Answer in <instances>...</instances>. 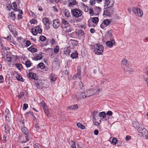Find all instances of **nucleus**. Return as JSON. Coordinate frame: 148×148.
Masks as SVG:
<instances>
[{"instance_id":"59","label":"nucleus","mask_w":148,"mask_h":148,"mask_svg":"<svg viewBox=\"0 0 148 148\" xmlns=\"http://www.w3.org/2000/svg\"><path fill=\"white\" fill-rule=\"evenodd\" d=\"M3 76L1 75H0V82L1 83H3Z\"/></svg>"},{"instance_id":"61","label":"nucleus","mask_w":148,"mask_h":148,"mask_svg":"<svg viewBox=\"0 0 148 148\" xmlns=\"http://www.w3.org/2000/svg\"><path fill=\"white\" fill-rule=\"evenodd\" d=\"M79 34L82 36H83L84 34V31L82 30H80L79 31Z\"/></svg>"},{"instance_id":"38","label":"nucleus","mask_w":148,"mask_h":148,"mask_svg":"<svg viewBox=\"0 0 148 148\" xmlns=\"http://www.w3.org/2000/svg\"><path fill=\"white\" fill-rule=\"evenodd\" d=\"M43 109L45 113L48 116L49 114V112L48 111V109L47 107V106L44 108Z\"/></svg>"},{"instance_id":"5","label":"nucleus","mask_w":148,"mask_h":148,"mask_svg":"<svg viewBox=\"0 0 148 148\" xmlns=\"http://www.w3.org/2000/svg\"><path fill=\"white\" fill-rule=\"evenodd\" d=\"M31 32L34 35L36 36L38 33H41L42 30L39 26H36L32 28Z\"/></svg>"},{"instance_id":"1","label":"nucleus","mask_w":148,"mask_h":148,"mask_svg":"<svg viewBox=\"0 0 148 148\" xmlns=\"http://www.w3.org/2000/svg\"><path fill=\"white\" fill-rule=\"evenodd\" d=\"M90 48L93 50V52L96 55H101L103 51V45L97 44L94 45H91Z\"/></svg>"},{"instance_id":"18","label":"nucleus","mask_w":148,"mask_h":148,"mask_svg":"<svg viewBox=\"0 0 148 148\" xmlns=\"http://www.w3.org/2000/svg\"><path fill=\"white\" fill-rule=\"evenodd\" d=\"M42 58V56L41 54H37V55L34 58V60H41Z\"/></svg>"},{"instance_id":"8","label":"nucleus","mask_w":148,"mask_h":148,"mask_svg":"<svg viewBox=\"0 0 148 148\" xmlns=\"http://www.w3.org/2000/svg\"><path fill=\"white\" fill-rule=\"evenodd\" d=\"M111 21L109 19H106L103 21L100 26L101 28L103 29L109 25Z\"/></svg>"},{"instance_id":"17","label":"nucleus","mask_w":148,"mask_h":148,"mask_svg":"<svg viewBox=\"0 0 148 148\" xmlns=\"http://www.w3.org/2000/svg\"><path fill=\"white\" fill-rule=\"evenodd\" d=\"M21 131L23 133V135H30L29 133L28 132V130L25 127H23L21 128Z\"/></svg>"},{"instance_id":"53","label":"nucleus","mask_w":148,"mask_h":148,"mask_svg":"<svg viewBox=\"0 0 148 148\" xmlns=\"http://www.w3.org/2000/svg\"><path fill=\"white\" fill-rule=\"evenodd\" d=\"M95 10L97 11V12H99L101 11V8L99 7H96L95 8Z\"/></svg>"},{"instance_id":"52","label":"nucleus","mask_w":148,"mask_h":148,"mask_svg":"<svg viewBox=\"0 0 148 148\" xmlns=\"http://www.w3.org/2000/svg\"><path fill=\"white\" fill-rule=\"evenodd\" d=\"M16 67L19 69H20L22 67V65L20 64H15Z\"/></svg>"},{"instance_id":"12","label":"nucleus","mask_w":148,"mask_h":148,"mask_svg":"<svg viewBox=\"0 0 148 148\" xmlns=\"http://www.w3.org/2000/svg\"><path fill=\"white\" fill-rule=\"evenodd\" d=\"M42 21L46 27L47 29H49L50 27V26L48 18H45L43 19Z\"/></svg>"},{"instance_id":"37","label":"nucleus","mask_w":148,"mask_h":148,"mask_svg":"<svg viewBox=\"0 0 148 148\" xmlns=\"http://www.w3.org/2000/svg\"><path fill=\"white\" fill-rule=\"evenodd\" d=\"M38 66L41 69H44L45 67V64L42 63H40L38 64Z\"/></svg>"},{"instance_id":"31","label":"nucleus","mask_w":148,"mask_h":148,"mask_svg":"<svg viewBox=\"0 0 148 148\" xmlns=\"http://www.w3.org/2000/svg\"><path fill=\"white\" fill-rule=\"evenodd\" d=\"M33 113L31 111H29V112L26 113L25 114V116L27 117H30L32 116H33Z\"/></svg>"},{"instance_id":"36","label":"nucleus","mask_w":148,"mask_h":148,"mask_svg":"<svg viewBox=\"0 0 148 148\" xmlns=\"http://www.w3.org/2000/svg\"><path fill=\"white\" fill-rule=\"evenodd\" d=\"M99 21V19L97 17H93L92 19V21L93 22L95 23H97Z\"/></svg>"},{"instance_id":"35","label":"nucleus","mask_w":148,"mask_h":148,"mask_svg":"<svg viewBox=\"0 0 148 148\" xmlns=\"http://www.w3.org/2000/svg\"><path fill=\"white\" fill-rule=\"evenodd\" d=\"M25 43L26 45H25V46L26 47H28L31 44L30 41L29 40H24L23 41Z\"/></svg>"},{"instance_id":"62","label":"nucleus","mask_w":148,"mask_h":148,"mask_svg":"<svg viewBox=\"0 0 148 148\" xmlns=\"http://www.w3.org/2000/svg\"><path fill=\"white\" fill-rule=\"evenodd\" d=\"M50 42L51 45H53L55 42L54 39L53 38H52V39L51 40Z\"/></svg>"},{"instance_id":"11","label":"nucleus","mask_w":148,"mask_h":148,"mask_svg":"<svg viewBox=\"0 0 148 148\" xmlns=\"http://www.w3.org/2000/svg\"><path fill=\"white\" fill-rule=\"evenodd\" d=\"M77 72L75 75H73L72 77L73 79H76L77 78H78L80 79H81V70L80 67H78L77 69Z\"/></svg>"},{"instance_id":"4","label":"nucleus","mask_w":148,"mask_h":148,"mask_svg":"<svg viewBox=\"0 0 148 148\" xmlns=\"http://www.w3.org/2000/svg\"><path fill=\"white\" fill-rule=\"evenodd\" d=\"M30 135H20L19 138L21 143H25L29 140Z\"/></svg>"},{"instance_id":"56","label":"nucleus","mask_w":148,"mask_h":148,"mask_svg":"<svg viewBox=\"0 0 148 148\" xmlns=\"http://www.w3.org/2000/svg\"><path fill=\"white\" fill-rule=\"evenodd\" d=\"M96 0H90V3L91 5H93L96 3Z\"/></svg>"},{"instance_id":"39","label":"nucleus","mask_w":148,"mask_h":148,"mask_svg":"<svg viewBox=\"0 0 148 148\" xmlns=\"http://www.w3.org/2000/svg\"><path fill=\"white\" fill-rule=\"evenodd\" d=\"M25 65L26 67L28 68L31 66V63L29 61H27L25 63Z\"/></svg>"},{"instance_id":"9","label":"nucleus","mask_w":148,"mask_h":148,"mask_svg":"<svg viewBox=\"0 0 148 148\" xmlns=\"http://www.w3.org/2000/svg\"><path fill=\"white\" fill-rule=\"evenodd\" d=\"M116 42L114 39L110 40L106 42V45L108 47L110 48H112L114 45H115Z\"/></svg>"},{"instance_id":"41","label":"nucleus","mask_w":148,"mask_h":148,"mask_svg":"<svg viewBox=\"0 0 148 148\" xmlns=\"http://www.w3.org/2000/svg\"><path fill=\"white\" fill-rule=\"evenodd\" d=\"M13 6V8H12V9L14 10L15 12L17 11V10H18L16 8L17 5L15 3H13L12 4Z\"/></svg>"},{"instance_id":"21","label":"nucleus","mask_w":148,"mask_h":148,"mask_svg":"<svg viewBox=\"0 0 148 148\" xmlns=\"http://www.w3.org/2000/svg\"><path fill=\"white\" fill-rule=\"evenodd\" d=\"M78 53L76 51H74L71 55V57L73 59L76 58L78 57Z\"/></svg>"},{"instance_id":"60","label":"nucleus","mask_w":148,"mask_h":148,"mask_svg":"<svg viewBox=\"0 0 148 148\" xmlns=\"http://www.w3.org/2000/svg\"><path fill=\"white\" fill-rule=\"evenodd\" d=\"M71 148H76L75 142H73V143L71 145Z\"/></svg>"},{"instance_id":"29","label":"nucleus","mask_w":148,"mask_h":148,"mask_svg":"<svg viewBox=\"0 0 148 148\" xmlns=\"http://www.w3.org/2000/svg\"><path fill=\"white\" fill-rule=\"evenodd\" d=\"M10 31L15 37H16L17 35V32L14 28L12 29H10Z\"/></svg>"},{"instance_id":"45","label":"nucleus","mask_w":148,"mask_h":148,"mask_svg":"<svg viewBox=\"0 0 148 148\" xmlns=\"http://www.w3.org/2000/svg\"><path fill=\"white\" fill-rule=\"evenodd\" d=\"M62 23L64 25H69V23L66 21L64 19H63L62 20Z\"/></svg>"},{"instance_id":"32","label":"nucleus","mask_w":148,"mask_h":148,"mask_svg":"<svg viewBox=\"0 0 148 148\" xmlns=\"http://www.w3.org/2000/svg\"><path fill=\"white\" fill-rule=\"evenodd\" d=\"M77 126L78 127L82 129L83 130L85 129V126L79 123H77Z\"/></svg>"},{"instance_id":"44","label":"nucleus","mask_w":148,"mask_h":148,"mask_svg":"<svg viewBox=\"0 0 148 148\" xmlns=\"http://www.w3.org/2000/svg\"><path fill=\"white\" fill-rule=\"evenodd\" d=\"M117 141V139L116 138H114L112 139L111 143L113 145H115L116 144Z\"/></svg>"},{"instance_id":"22","label":"nucleus","mask_w":148,"mask_h":148,"mask_svg":"<svg viewBox=\"0 0 148 148\" xmlns=\"http://www.w3.org/2000/svg\"><path fill=\"white\" fill-rule=\"evenodd\" d=\"M134 71V70L132 68H128L126 70V73L127 74H132Z\"/></svg>"},{"instance_id":"6","label":"nucleus","mask_w":148,"mask_h":148,"mask_svg":"<svg viewBox=\"0 0 148 148\" xmlns=\"http://www.w3.org/2000/svg\"><path fill=\"white\" fill-rule=\"evenodd\" d=\"M132 11L135 15L140 17H142L143 14L142 11L140 9L135 8H133Z\"/></svg>"},{"instance_id":"30","label":"nucleus","mask_w":148,"mask_h":148,"mask_svg":"<svg viewBox=\"0 0 148 148\" xmlns=\"http://www.w3.org/2000/svg\"><path fill=\"white\" fill-rule=\"evenodd\" d=\"M98 115L99 117H101V116L103 118H104L106 117V114L105 112H102L99 113L98 114Z\"/></svg>"},{"instance_id":"27","label":"nucleus","mask_w":148,"mask_h":148,"mask_svg":"<svg viewBox=\"0 0 148 148\" xmlns=\"http://www.w3.org/2000/svg\"><path fill=\"white\" fill-rule=\"evenodd\" d=\"M29 51L33 53H35L37 52V50L36 49L34 48L33 46H31L28 48Z\"/></svg>"},{"instance_id":"49","label":"nucleus","mask_w":148,"mask_h":148,"mask_svg":"<svg viewBox=\"0 0 148 148\" xmlns=\"http://www.w3.org/2000/svg\"><path fill=\"white\" fill-rule=\"evenodd\" d=\"M40 40L41 41H43L46 39V37L43 36H40L39 37Z\"/></svg>"},{"instance_id":"13","label":"nucleus","mask_w":148,"mask_h":148,"mask_svg":"<svg viewBox=\"0 0 148 148\" xmlns=\"http://www.w3.org/2000/svg\"><path fill=\"white\" fill-rule=\"evenodd\" d=\"M93 119L92 120L93 121H98L100 119V117H99L97 112L96 111H94L93 112Z\"/></svg>"},{"instance_id":"33","label":"nucleus","mask_w":148,"mask_h":148,"mask_svg":"<svg viewBox=\"0 0 148 148\" xmlns=\"http://www.w3.org/2000/svg\"><path fill=\"white\" fill-rule=\"evenodd\" d=\"M127 64V61L125 58L123 59L121 61V64L122 65L126 66Z\"/></svg>"},{"instance_id":"58","label":"nucleus","mask_w":148,"mask_h":148,"mask_svg":"<svg viewBox=\"0 0 148 148\" xmlns=\"http://www.w3.org/2000/svg\"><path fill=\"white\" fill-rule=\"evenodd\" d=\"M24 96V94L23 93H20L18 96V98L20 99Z\"/></svg>"},{"instance_id":"54","label":"nucleus","mask_w":148,"mask_h":148,"mask_svg":"<svg viewBox=\"0 0 148 148\" xmlns=\"http://www.w3.org/2000/svg\"><path fill=\"white\" fill-rule=\"evenodd\" d=\"M34 148H41L40 145L38 143L35 144L34 145Z\"/></svg>"},{"instance_id":"26","label":"nucleus","mask_w":148,"mask_h":148,"mask_svg":"<svg viewBox=\"0 0 148 148\" xmlns=\"http://www.w3.org/2000/svg\"><path fill=\"white\" fill-rule=\"evenodd\" d=\"M4 59L8 62H11L12 60V58L11 57L7 55H6V56H5L4 57L3 56Z\"/></svg>"},{"instance_id":"16","label":"nucleus","mask_w":148,"mask_h":148,"mask_svg":"<svg viewBox=\"0 0 148 148\" xmlns=\"http://www.w3.org/2000/svg\"><path fill=\"white\" fill-rule=\"evenodd\" d=\"M53 27L55 29H57L59 27L60 23L58 20H55L53 21Z\"/></svg>"},{"instance_id":"24","label":"nucleus","mask_w":148,"mask_h":148,"mask_svg":"<svg viewBox=\"0 0 148 148\" xmlns=\"http://www.w3.org/2000/svg\"><path fill=\"white\" fill-rule=\"evenodd\" d=\"M76 3V1L75 0H69V6H71L73 5H75Z\"/></svg>"},{"instance_id":"51","label":"nucleus","mask_w":148,"mask_h":148,"mask_svg":"<svg viewBox=\"0 0 148 148\" xmlns=\"http://www.w3.org/2000/svg\"><path fill=\"white\" fill-rule=\"evenodd\" d=\"M50 79L51 81H54L56 80V77L55 76L52 75V76L50 77Z\"/></svg>"},{"instance_id":"40","label":"nucleus","mask_w":148,"mask_h":148,"mask_svg":"<svg viewBox=\"0 0 148 148\" xmlns=\"http://www.w3.org/2000/svg\"><path fill=\"white\" fill-rule=\"evenodd\" d=\"M36 89L38 88L41 89L43 87L42 85L40 84L39 83H38L36 84Z\"/></svg>"},{"instance_id":"42","label":"nucleus","mask_w":148,"mask_h":148,"mask_svg":"<svg viewBox=\"0 0 148 148\" xmlns=\"http://www.w3.org/2000/svg\"><path fill=\"white\" fill-rule=\"evenodd\" d=\"M17 79L19 81L23 82L24 81V80L23 78L20 75H18L17 77Z\"/></svg>"},{"instance_id":"23","label":"nucleus","mask_w":148,"mask_h":148,"mask_svg":"<svg viewBox=\"0 0 148 148\" xmlns=\"http://www.w3.org/2000/svg\"><path fill=\"white\" fill-rule=\"evenodd\" d=\"M106 7V8H105V9L104 11L103 14V15H106L107 16H108L110 15V14H109L108 12V9H111L112 8L110 7Z\"/></svg>"},{"instance_id":"7","label":"nucleus","mask_w":148,"mask_h":148,"mask_svg":"<svg viewBox=\"0 0 148 148\" xmlns=\"http://www.w3.org/2000/svg\"><path fill=\"white\" fill-rule=\"evenodd\" d=\"M76 97L77 99L79 100L85 99L88 97L86 91L82 92H78L76 95Z\"/></svg>"},{"instance_id":"20","label":"nucleus","mask_w":148,"mask_h":148,"mask_svg":"<svg viewBox=\"0 0 148 148\" xmlns=\"http://www.w3.org/2000/svg\"><path fill=\"white\" fill-rule=\"evenodd\" d=\"M138 131L139 132H141L142 133V132H144L145 131H147V130L146 129H145L144 127L142 125H140L138 128Z\"/></svg>"},{"instance_id":"19","label":"nucleus","mask_w":148,"mask_h":148,"mask_svg":"<svg viewBox=\"0 0 148 148\" xmlns=\"http://www.w3.org/2000/svg\"><path fill=\"white\" fill-rule=\"evenodd\" d=\"M4 128L5 129V132L6 134L9 133L10 129V127L8 125H6L4 126Z\"/></svg>"},{"instance_id":"10","label":"nucleus","mask_w":148,"mask_h":148,"mask_svg":"<svg viewBox=\"0 0 148 148\" xmlns=\"http://www.w3.org/2000/svg\"><path fill=\"white\" fill-rule=\"evenodd\" d=\"M104 3V7H112L114 2L112 0H103Z\"/></svg>"},{"instance_id":"34","label":"nucleus","mask_w":148,"mask_h":148,"mask_svg":"<svg viewBox=\"0 0 148 148\" xmlns=\"http://www.w3.org/2000/svg\"><path fill=\"white\" fill-rule=\"evenodd\" d=\"M142 134L143 137H145L146 139H148V131L142 132Z\"/></svg>"},{"instance_id":"14","label":"nucleus","mask_w":148,"mask_h":148,"mask_svg":"<svg viewBox=\"0 0 148 148\" xmlns=\"http://www.w3.org/2000/svg\"><path fill=\"white\" fill-rule=\"evenodd\" d=\"M28 76L29 77H30L34 79L37 80L38 79V77H36V74L33 73H29L28 75Z\"/></svg>"},{"instance_id":"25","label":"nucleus","mask_w":148,"mask_h":148,"mask_svg":"<svg viewBox=\"0 0 148 148\" xmlns=\"http://www.w3.org/2000/svg\"><path fill=\"white\" fill-rule=\"evenodd\" d=\"M9 16L10 17V19L14 21L15 18V13H14V12H11V13H10Z\"/></svg>"},{"instance_id":"64","label":"nucleus","mask_w":148,"mask_h":148,"mask_svg":"<svg viewBox=\"0 0 148 148\" xmlns=\"http://www.w3.org/2000/svg\"><path fill=\"white\" fill-rule=\"evenodd\" d=\"M94 132L95 135H97L98 134L99 131L98 130H95L94 131Z\"/></svg>"},{"instance_id":"46","label":"nucleus","mask_w":148,"mask_h":148,"mask_svg":"<svg viewBox=\"0 0 148 148\" xmlns=\"http://www.w3.org/2000/svg\"><path fill=\"white\" fill-rule=\"evenodd\" d=\"M30 23L32 24H35L37 23V21L35 19H33L30 21Z\"/></svg>"},{"instance_id":"28","label":"nucleus","mask_w":148,"mask_h":148,"mask_svg":"<svg viewBox=\"0 0 148 148\" xmlns=\"http://www.w3.org/2000/svg\"><path fill=\"white\" fill-rule=\"evenodd\" d=\"M69 108L71 110H75L78 108V106L77 104H75L69 107Z\"/></svg>"},{"instance_id":"3","label":"nucleus","mask_w":148,"mask_h":148,"mask_svg":"<svg viewBox=\"0 0 148 148\" xmlns=\"http://www.w3.org/2000/svg\"><path fill=\"white\" fill-rule=\"evenodd\" d=\"M82 11L76 8L72 9L71 13L76 18H78L81 16L82 14L81 12Z\"/></svg>"},{"instance_id":"48","label":"nucleus","mask_w":148,"mask_h":148,"mask_svg":"<svg viewBox=\"0 0 148 148\" xmlns=\"http://www.w3.org/2000/svg\"><path fill=\"white\" fill-rule=\"evenodd\" d=\"M40 105L42 107H43V108L47 106L45 104V102L43 101H42L40 103Z\"/></svg>"},{"instance_id":"50","label":"nucleus","mask_w":148,"mask_h":148,"mask_svg":"<svg viewBox=\"0 0 148 148\" xmlns=\"http://www.w3.org/2000/svg\"><path fill=\"white\" fill-rule=\"evenodd\" d=\"M28 107V105L27 103H24L23 105V110H25Z\"/></svg>"},{"instance_id":"47","label":"nucleus","mask_w":148,"mask_h":148,"mask_svg":"<svg viewBox=\"0 0 148 148\" xmlns=\"http://www.w3.org/2000/svg\"><path fill=\"white\" fill-rule=\"evenodd\" d=\"M59 47L58 46H56V47L54 48V51L55 53H57L59 51Z\"/></svg>"},{"instance_id":"2","label":"nucleus","mask_w":148,"mask_h":148,"mask_svg":"<svg viewBox=\"0 0 148 148\" xmlns=\"http://www.w3.org/2000/svg\"><path fill=\"white\" fill-rule=\"evenodd\" d=\"M101 90V89H100L99 88H94L90 89L86 91L88 97L98 93Z\"/></svg>"},{"instance_id":"43","label":"nucleus","mask_w":148,"mask_h":148,"mask_svg":"<svg viewBox=\"0 0 148 148\" xmlns=\"http://www.w3.org/2000/svg\"><path fill=\"white\" fill-rule=\"evenodd\" d=\"M64 14L65 16L67 17H69L70 16V13L68 11H65Z\"/></svg>"},{"instance_id":"57","label":"nucleus","mask_w":148,"mask_h":148,"mask_svg":"<svg viewBox=\"0 0 148 148\" xmlns=\"http://www.w3.org/2000/svg\"><path fill=\"white\" fill-rule=\"evenodd\" d=\"M112 114V112L111 111H109L106 113V114L109 116H111Z\"/></svg>"},{"instance_id":"55","label":"nucleus","mask_w":148,"mask_h":148,"mask_svg":"<svg viewBox=\"0 0 148 148\" xmlns=\"http://www.w3.org/2000/svg\"><path fill=\"white\" fill-rule=\"evenodd\" d=\"M89 13L91 15H93L94 14V12L93 9L92 8H90L89 10Z\"/></svg>"},{"instance_id":"63","label":"nucleus","mask_w":148,"mask_h":148,"mask_svg":"<svg viewBox=\"0 0 148 148\" xmlns=\"http://www.w3.org/2000/svg\"><path fill=\"white\" fill-rule=\"evenodd\" d=\"M97 121H93L94 123V125L97 126H98L100 123H99Z\"/></svg>"},{"instance_id":"15","label":"nucleus","mask_w":148,"mask_h":148,"mask_svg":"<svg viewBox=\"0 0 148 148\" xmlns=\"http://www.w3.org/2000/svg\"><path fill=\"white\" fill-rule=\"evenodd\" d=\"M4 114L6 119L8 121H9L10 114V111L8 109H6Z\"/></svg>"}]
</instances>
